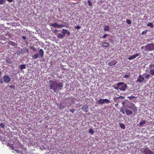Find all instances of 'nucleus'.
<instances>
[{"mask_svg":"<svg viewBox=\"0 0 154 154\" xmlns=\"http://www.w3.org/2000/svg\"><path fill=\"white\" fill-rule=\"evenodd\" d=\"M141 48L142 49H143L144 48H145V46H142L141 47Z\"/></svg>","mask_w":154,"mask_h":154,"instance_id":"49530a36","label":"nucleus"},{"mask_svg":"<svg viewBox=\"0 0 154 154\" xmlns=\"http://www.w3.org/2000/svg\"><path fill=\"white\" fill-rule=\"evenodd\" d=\"M75 28L77 29H79L81 28V27L79 26H77L75 27Z\"/></svg>","mask_w":154,"mask_h":154,"instance_id":"c9c22d12","label":"nucleus"},{"mask_svg":"<svg viewBox=\"0 0 154 154\" xmlns=\"http://www.w3.org/2000/svg\"><path fill=\"white\" fill-rule=\"evenodd\" d=\"M149 73L152 76L154 75V69H151Z\"/></svg>","mask_w":154,"mask_h":154,"instance_id":"b1692460","label":"nucleus"},{"mask_svg":"<svg viewBox=\"0 0 154 154\" xmlns=\"http://www.w3.org/2000/svg\"><path fill=\"white\" fill-rule=\"evenodd\" d=\"M0 127L2 128H4L5 127V125L2 123H1L0 124Z\"/></svg>","mask_w":154,"mask_h":154,"instance_id":"72a5a7b5","label":"nucleus"},{"mask_svg":"<svg viewBox=\"0 0 154 154\" xmlns=\"http://www.w3.org/2000/svg\"><path fill=\"white\" fill-rule=\"evenodd\" d=\"M109 26L106 25L105 26L104 29L103 30L104 31H107L109 30Z\"/></svg>","mask_w":154,"mask_h":154,"instance_id":"2eb2a0df","label":"nucleus"},{"mask_svg":"<svg viewBox=\"0 0 154 154\" xmlns=\"http://www.w3.org/2000/svg\"><path fill=\"white\" fill-rule=\"evenodd\" d=\"M149 39H147V41L148 42V41H149Z\"/></svg>","mask_w":154,"mask_h":154,"instance_id":"8fccbe9b","label":"nucleus"},{"mask_svg":"<svg viewBox=\"0 0 154 154\" xmlns=\"http://www.w3.org/2000/svg\"><path fill=\"white\" fill-rule=\"evenodd\" d=\"M55 31L58 32V31L57 29H55Z\"/></svg>","mask_w":154,"mask_h":154,"instance_id":"09e8293b","label":"nucleus"},{"mask_svg":"<svg viewBox=\"0 0 154 154\" xmlns=\"http://www.w3.org/2000/svg\"><path fill=\"white\" fill-rule=\"evenodd\" d=\"M145 49L146 51H152L154 50V45L153 43L148 44L145 46Z\"/></svg>","mask_w":154,"mask_h":154,"instance_id":"39448f33","label":"nucleus"},{"mask_svg":"<svg viewBox=\"0 0 154 154\" xmlns=\"http://www.w3.org/2000/svg\"><path fill=\"white\" fill-rule=\"evenodd\" d=\"M63 37V35L62 34L58 33L57 35V37L59 38H62Z\"/></svg>","mask_w":154,"mask_h":154,"instance_id":"a211bd4d","label":"nucleus"},{"mask_svg":"<svg viewBox=\"0 0 154 154\" xmlns=\"http://www.w3.org/2000/svg\"><path fill=\"white\" fill-rule=\"evenodd\" d=\"M129 77V75H128L127 74H126L124 76H123V78H128Z\"/></svg>","mask_w":154,"mask_h":154,"instance_id":"e433bc0d","label":"nucleus"},{"mask_svg":"<svg viewBox=\"0 0 154 154\" xmlns=\"http://www.w3.org/2000/svg\"><path fill=\"white\" fill-rule=\"evenodd\" d=\"M98 103L100 104H103V99H100L97 101Z\"/></svg>","mask_w":154,"mask_h":154,"instance_id":"5701e85b","label":"nucleus"},{"mask_svg":"<svg viewBox=\"0 0 154 154\" xmlns=\"http://www.w3.org/2000/svg\"><path fill=\"white\" fill-rule=\"evenodd\" d=\"M75 110V109H69V111H70V112H71L72 113H73L74 112Z\"/></svg>","mask_w":154,"mask_h":154,"instance_id":"4c0bfd02","label":"nucleus"},{"mask_svg":"<svg viewBox=\"0 0 154 154\" xmlns=\"http://www.w3.org/2000/svg\"><path fill=\"white\" fill-rule=\"evenodd\" d=\"M26 68V65L25 64H23L21 65L20 66V70H22L23 69H25Z\"/></svg>","mask_w":154,"mask_h":154,"instance_id":"412c9836","label":"nucleus"},{"mask_svg":"<svg viewBox=\"0 0 154 154\" xmlns=\"http://www.w3.org/2000/svg\"><path fill=\"white\" fill-rule=\"evenodd\" d=\"M81 109L84 112H87L88 111V106L87 105H84L81 108Z\"/></svg>","mask_w":154,"mask_h":154,"instance_id":"0eeeda50","label":"nucleus"},{"mask_svg":"<svg viewBox=\"0 0 154 154\" xmlns=\"http://www.w3.org/2000/svg\"><path fill=\"white\" fill-rule=\"evenodd\" d=\"M31 48L32 49V50L33 51H35L36 50V49L34 47H32Z\"/></svg>","mask_w":154,"mask_h":154,"instance_id":"79ce46f5","label":"nucleus"},{"mask_svg":"<svg viewBox=\"0 0 154 154\" xmlns=\"http://www.w3.org/2000/svg\"><path fill=\"white\" fill-rule=\"evenodd\" d=\"M140 55L139 53H137L131 56L128 58V59L129 60H131L133 59H134L135 58L137 57H138Z\"/></svg>","mask_w":154,"mask_h":154,"instance_id":"1a4fd4ad","label":"nucleus"},{"mask_svg":"<svg viewBox=\"0 0 154 154\" xmlns=\"http://www.w3.org/2000/svg\"><path fill=\"white\" fill-rule=\"evenodd\" d=\"M120 126L122 129H125V126L123 124H120Z\"/></svg>","mask_w":154,"mask_h":154,"instance_id":"a878e982","label":"nucleus"},{"mask_svg":"<svg viewBox=\"0 0 154 154\" xmlns=\"http://www.w3.org/2000/svg\"><path fill=\"white\" fill-rule=\"evenodd\" d=\"M67 30H66V29H63L62 30V34L64 36L65 35L66 33H67Z\"/></svg>","mask_w":154,"mask_h":154,"instance_id":"4be33fe9","label":"nucleus"},{"mask_svg":"<svg viewBox=\"0 0 154 154\" xmlns=\"http://www.w3.org/2000/svg\"><path fill=\"white\" fill-rule=\"evenodd\" d=\"M126 22L128 24H131V21L129 19H127L126 20Z\"/></svg>","mask_w":154,"mask_h":154,"instance_id":"c756f323","label":"nucleus"},{"mask_svg":"<svg viewBox=\"0 0 154 154\" xmlns=\"http://www.w3.org/2000/svg\"><path fill=\"white\" fill-rule=\"evenodd\" d=\"M88 5L90 6H92V3L91 2V1L90 0H88Z\"/></svg>","mask_w":154,"mask_h":154,"instance_id":"c85d7f7f","label":"nucleus"},{"mask_svg":"<svg viewBox=\"0 0 154 154\" xmlns=\"http://www.w3.org/2000/svg\"><path fill=\"white\" fill-rule=\"evenodd\" d=\"M22 38L23 39H26V37L25 36H23L22 37Z\"/></svg>","mask_w":154,"mask_h":154,"instance_id":"c03bdc74","label":"nucleus"},{"mask_svg":"<svg viewBox=\"0 0 154 154\" xmlns=\"http://www.w3.org/2000/svg\"><path fill=\"white\" fill-rule=\"evenodd\" d=\"M64 107H59V108L60 109H63L64 108Z\"/></svg>","mask_w":154,"mask_h":154,"instance_id":"de8ad7c7","label":"nucleus"},{"mask_svg":"<svg viewBox=\"0 0 154 154\" xmlns=\"http://www.w3.org/2000/svg\"><path fill=\"white\" fill-rule=\"evenodd\" d=\"M8 44L9 45H12V46H13L17 45V44L14 42L12 41L9 42H8Z\"/></svg>","mask_w":154,"mask_h":154,"instance_id":"6ab92c4d","label":"nucleus"},{"mask_svg":"<svg viewBox=\"0 0 154 154\" xmlns=\"http://www.w3.org/2000/svg\"><path fill=\"white\" fill-rule=\"evenodd\" d=\"M149 75L148 74H146V75L145 76V78L146 79H147L148 78H149Z\"/></svg>","mask_w":154,"mask_h":154,"instance_id":"ea45409f","label":"nucleus"},{"mask_svg":"<svg viewBox=\"0 0 154 154\" xmlns=\"http://www.w3.org/2000/svg\"><path fill=\"white\" fill-rule=\"evenodd\" d=\"M127 98L129 99V100H131V99L134 98H135V97L134 96H128Z\"/></svg>","mask_w":154,"mask_h":154,"instance_id":"cd10ccee","label":"nucleus"},{"mask_svg":"<svg viewBox=\"0 0 154 154\" xmlns=\"http://www.w3.org/2000/svg\"><path fill=\"white\" fill-rule=\"evenodd\" d=\"M44 52L42 49H40L38 51V54L36 53L32 56V57L34 59H37L39 56L40 57L42 58L44 56Z\"/></svg>","mask_w":154,"mask_h":154,"instance_id":"20e7f679","label":"nucleus"},{"mask_svg":"<svg viewBox=\"0 0 154 154\" xmlns=\"http://www.w3.org/2000/svg\"><path fill=\"white\" fill-rule=\"evenodd\" d=\"M9 87L11 88L14 89L15 87L14 85H11L9 86Z\"/></svg>","mask_w":154,"mask_h":154,"instance_id":"58836bf2","label":"nucleus"},{"mask_svg":"<svg viewBox=\"0 0 154 154\" xmlns=\"http://www.w3.org/2000/svg\"><path fill=\"white\" fill-rule=\"evenodd\" d=\"M147 32V30H144V31H143L142 32V35L145 34H146V33Z\"/></svg>","mask_w":154,"mask_h":154,"instance_id":"2f4dec72","label":"nucleus"},{"mask_svg":"<svg viewBox=\"0 0 154 154\" xmlns=\"http://www.w3.org/2000/svg\"><path fill=\"white\" fill-rule=\"evenodd\" d=\"M49 86L50 89H53L54 92H56L61 90L63 87L62 82H58L56 80H50L49 81Z\"/></svg>","mask_w":154,"mask_h":154,"instance_id":"f257e3e1","label":"nucleus"},{"mask_svg":"<svg viewBox=\"0 0 154 154\" xmlns=\"http://www.w3.org/2000/svg\"><path fill=\"white\" fill-rule=\"evenodd\" d=\"M110 102V101L107 99H103V104L106 103H109Z\"/></svg>","mask_w":154,"mask_h":154,"instance_id":"dca6fc26","label":"nucleus"},{"mask_svg":"<svg viewBox=\"0 0 154 154\" xmlns=\"http://www.w3.org/2000/svg\"><path fill=\"white\" fill-rule=\"evenodd\" d=\"M149 67L151 68H152L154 67V65L153 64H151L149 65Z\"/></svg>","mask_w":154,"mask_h":154,"instance_id":"a19ab883","label":"nucleus"},{"mask_svg":"<svg viewBox=\"0 0 154 154\" xmlns=\"http://www.w3.org/2000/svg\"><path fill=\"white\" fill-rule=\"evenodd\" d=\"M146 123L145 120H143L140 122L139 123V125H142Z\"/></svg>","mask_w":154,"mask_h":154,"instance_id":"393cba45","label":"nucleus"},{"mask_svg":"<svg viewBox=\"0 0 154 154\" xmlns=\"http://www.w3.org/2000/svg\"><path fill=\"white\" fill-rule=\"evenodd\" d=\"M122 103L124 105V107L125 109H130L132 110H134V108H135L134 105L130 101L125 103V102L124 101Z\"/></svg>","mask_w":154,"mask_h":154,"instance_id":"7ed1b4c3","label":"nucleus"},{"mask_svg":"<svg viewBox=\"0 0 154 154\" xmlns=\"http://www.w3.org/2000/svg\"><path fill=\"white\" fill-rule=\"evenodd\" d=\"M65 24H66V26L65 25H64L63 24H60L59 25V28H60V27H65L66 26V28H68L69 27V25H68V23L67 22H66L65 23Z\"/></svg>","mask_w":154,"mask_h":154,"instance_id":"4468645a","label":"nucleus"},{"mask_svg":"<svg viewBox=\"0 0 154 154\" xmlns=\"http://www.w3.org/2000/svg\"><path fill=\"white\" fill-rule=\"evenodd\" d=\"M144 154H154V152L148 148H145L143 150Z\"/></svg>","mask_w":154,"mask_h":154,"instance_id":"423d86ee","label":"nucleus"},{"mask_svg":"<svg viewBox=\"0 0 154 154\" xmlns=\"http://www.w3.org/2000/svg\"><path fill=\"white\" fill-rule=\"evenodd\" d=\"M109 35V34H104L102 37V38H106V37Z\"/></svg>","mask_w":154,"mask_h":154,"instance_id":"473e14b6","label":"nucleus"},{"mask_svg":"<svg viewBox=\"0 0 154 154\" xmlns=\"http://www.w3.org/2000/svg\"><path fill=\"white\" fill-rule=\"evenodd\" d=\"M1 72H0V74H1Z\"/></svg>","mask_w":154,"mask_h":154,"instance_id":"3c124183","label":"nucleus"},{"mask_svg":"<svg viewBox=\"0 0 154 154\" xmlns=\"http://www.w3.org/2000/svg\"><path fill=\"white\" fill-rule=\"evenodd\" d=\"M144 79V78L143 77H142L141 75H140L139 76L138 78L136 80V82H139V83H141L143 82Z\"/></svg>","mask_w":154,"mask_h":154,"instance_id":"9d476101","label":"nucleus"},{"mask_svg":"<svg viewBox=\"0 0 154 154\" xmlns=\"http://www.w3.org/2000/svg\"><path fill=\"white\" fill-rule=\"evenodd\" d=\"M120 111L124 114H125V111L123 107H121L120 109Z\"/></svg>","mask_w":154,"mask_h":154,"instance_id":"bb28decb","label":"nucleus"},{"mask_svg":"<svg viewBox=\"0 0 154 154\" xmlns=\"http://www.w3.org/2000/svg\"><path fill=\"white\" fill-rule=\"evenodd\" d=\"M5 0H0V5L3 4Z\"/></svg>","mask_w":154,"mask_h":154,"instance_id":"f704fd0d","label":"nucleus"},{"mask_svg":"<svg viewBox=\"0 0 154 154\" xmlns=\"http://www.w3.org/2000/svg\"><path fill=\"white\" fill-rule=\"evenodd\" d=\"M125 111L127 115H131L133 113V112L128 109H125Z\"/></svg>","mask_w":154,"mask_h":154,"instance_id":"ddd939ff","label":"nucleus"},{"mask_svg":"<svg viewBox=\"0 0 154 154\" xmlns=\"http://www.w3.org/2000/svg\"><path fill=\"white\" fill-rule=\"evenodd\" d=\"M89 133L91 134H93L94 132V130L92 128H91L89 129Z\"/></svg>","mask_w":154,"mask_h":154,"instance_id":"7c9ffc66","label":"nucleus"},{"mask_svg":"<svg viewBox=\"0 0 154 154\" xmlns=\"http://www.w3.org/2000/svg\"><path fill=\"white\" fill-rule=\"evenodd\" d=\"M147 26H150V27L152 28H153L154 27V26L153 24L152 23L149 22L148 23L147 25Z\"/></svg>","mask_w":154,"mask_h":154,"instance_id":"aec40b11","label":"nucleus"},{"mask_svg":"<svg viewBox=\"0 0 154 154\" xmlns=\"http://www.w3.org/2000/svg\"><path fill=\"white\" fill-rule=\"evenodd\" d=\"M50 25L51 26L54 27V28H59V24H57L56 23H50Z\"/></svg>","mask_w":154,"mask_h":154,"instance_id":"f8f14e48","label":"nucleus"},{"mask_svg":"<svg viewBox=\"0 0 154 154\" xmlns=\"http://www.w3.org/2000/svg\"><path fill=\"white\" fill-rule=\"evenodd\" d=\"M67 34L68 36H69L70 34V33L69 31H67Z\"/></svg>","mask_w":154,"mask_h":154,"instance_id":"37998d69","label":"nucleus"},{"mask_svg":"<svg viewBox=\"0 0 154 154\" xmlns=\"http://www.w3.org/2000/svg\"><path fill=\"white\" fill-rule=\"evenodd\" d=\"M117 61L115 60H113L111 61V62L109 63H108V65L109 66H112L116 64Z\"/></svg>","mask_w":154,"mask_h":154,"instance_id":"9b49d317","label":"nucleus"},{"mask_svg":"<svg viewBox=\"0 0 154 154\" xmlns=\"http://www.w3.org/2000/svg\"><path fill=\"white\" fill-rule=\"evenodd\" d=\"M109 46V44L106 42H103L102 46L103 47H107Z\"/></svg>","mask_w":154,"mask_h":154,"instance_id":"f3484780","label":"nucleus"},{"mask_svg":"<svg viewBox=\"0 0 154 154\" xmlns=\"http://www.w3.org/2000/svg\"><path fill=\"white\" fill-rule=\"evenodd\" d=\"M3 80L5 82L8 83L11 81V78L8 75H5L3 77Z\"/></svg>","mask_w":154,"mask_h":154,"instance_id":"6e6552de","label":"nucleus"},{"mask_svg":"<svg viewBox=\"0 0 154 154\" xmlns=\"http://www.w3.org/2000/svg\"><path fill=\"white\" fill-rule=\"evenodd\" d=\"M7 0L10 2H12L13 0Z\"/></svg>","mask_w":154,"mask_h":154,"instance_id":"a18cd8bd","label":"nucleus"},{"mask_svg":"<svg viewBox=\"0 0 154 154\" xmlns=\"http://www.w3.org/2000/svg\"><path fill=\"white\" fill-rule=\"evenodd\" d=\"M117 86L114 87V88L116 90H118L119 89L122 91H125L127 86L126 84L123 82H119L116 84Z\"/></svg>","mask_w":154,"mask_h":154,"instance_id":"f03ea898","label":"nucleus"}]
</instances>
